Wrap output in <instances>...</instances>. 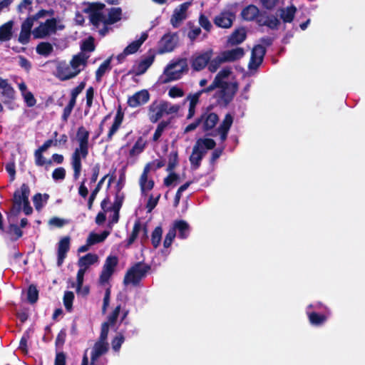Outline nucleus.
<instances>
[{"instance_id": "e2e57ef3", "label": "nucleus", "mask_w": 365, "mask_h": 365, "mask_svg": "<svg viewBox=\"0 0 365 365\" xmlns=\"http://www.w3.org/2000/svg\"><path fill=\"white\" fill-rule=\"evenodd\" d=\"M109 323L103 322L101 324V334L98 341L107 342L108 334L109 331Z\"/></svg>"}, {"instance_id": "39448f33", "label": "nucleus", "mask_w": 365, "mask_h": 365, "mask_svg": "<svg viewBox=\"0 0 365 365\" xmlns=\"http://www.w3.org/2000/svg\"><path fill=\"white\" fill-rule=\"evenodd\" d=\"M214 54L212 48L207 49L204 51L197 52L192 55L190 58V63L192 69L194 71H201L207 67L210 58H212Z\"/></svg>"}, {"instance_id": "5fc2aeb1", "label": "nucleus", "mask_w": 365, "mask_h": 365, "mask_svg": "<svg viewBox=\"0 0 365 365\" xmlns=\"http://www.w3.org/2000/svg\"><path fill=\"white\" fill-rule=\"evenodd\" d=\"M124 200V194L120 192V188L115 194L114 202L112 206L113 210H116V212H119Z\"/></svg>"}, {"instance_id": "5701e85b", "label": "nucleus", "mask_w": 365, "mask_h": 365, "mask_svg": "<svg viewBox=\"0 0 365 365\" xmlns=\"http://www.w3.org/2000/svg\"><path fill=\"white\" fill-rule=\"evenodd\" d=\"M173 229L175 231H178V237L185 240L188 237L190 232V225L183 220H175L173 224Z\"/></svg>"}, {"instance_id": "ea45409f", "label": "nucleus", "mask_w": 365, "mask_h": 365, "mask_svg": "<svg viewBox=\"0 0 365 365\" xmlns=\"http://www.w3.org/2000/svg\"><path fill=\"white\" fill-rule=\"evenodd\" d=\"M112 56L106 59L98 68L96 71V80L99 82L101 81L102 77L106 73L108 70L111 69L110 62H111Z\"/></svg>"}, {"instance_id": "bf43d9fd", "label": "nucleus", "mask_w": 365, "mask_h": 365, "mask_svg": "<svg viewBox=\"0 0 365 365\" xmlns=\"http://www.w3.org/2000/svg\"><path fill=\"white\" fill-rule=\"evenodd\" d=\"M89 16L91 24L96 28L99 26L101 22H103L104 24V21L106 20L103 13L93 14L91 15H89Z\"/></svg>"}, {"instance_id": "79ce46f5", "label": "nucleus", "mask_w": 365, "mask_h": 365, "mask_svg": "<svg viewBox=\"0 0 365 365\" xmlns=\"http://www.w3.org/2000/svg\"><path fill=\"white\" fill-rule=\"evenodd\" d=\"M36 51L38 54L47 57L53 51V47L49 42H40Z\"/></svg>"}, {"instance_id": "7c9ffc66", "label": "nucleus", "mask_w": 365, "mask_h": 365, "mask_svg": "<svg viewBox=\"0 0 365 365\" xmlns=\"http://www.w3.org/2000/svg\"><path fill=\"white\" fill-rule=\"evenodd\" d=\"M13 21H9L0 26V42L9 41L13 36Z\"/></svg>"}, {"instance_id": "ddd939ff", "label": "nucleus", "mask_w": 365, "mask_h": 365, "mask_svg": "<svg viewBox=\"0 0 365 365\" xmlns=\"http://www.w3.org/2000/svg\"><path fill=\"white\" fill-rule=\"evenodd\" d=\"M154 58L155 57L153 55H150L139 61H136L132 68L128 71L126 75L128 76L134 74L135 76H140L145 73L148 68L153 64Z\"/></svg>"}, {"instance_id": "7ed1b4c3", "label": "nucleus", "mask_w": 365, "mask_h": 365, "mask_svg": "<svg viewBox=\"0 0 365 365\" xmlns=\"http://www.w3.org/2000/svg\"><path fill=\"white\" fill-rule=\"evenodd\" d=\"M150 269L149 265L141 262L135 263L126 272L123 279V284L125 285L130 284L138 285Z\"/></svg>"}, {"instance_id": "1a4fd4ad", "label": "nucleus", "mask_w": 365, "mask_h": 365, "mask_svg": "<svg viewBox=\"0 0 365 365\" xmlns=\"http://www.w3.org/2000/svg\"><path fill=\"white\" fill-rule=\"evenodd\" d=\"M238 91V83L230 82L225 86L219 92V96L225 107L227 106L233 100Z\"/></svg>"}, {"instance_id": "72a5a7b5", "label": "nucleus", "mask_w": 365, "mask_h": 365, "mask_svg": "<svg viewBox=\"0 0 365 365\" xmlns=\"http://www.w3.org/2000/svg\"><path fill=\"white\" fill-rule=\"evenodd\" d=\"M297 12V8L294 5H291L285 9H280V18L284 23H292L294 19Z\"/></svg>"}, {"instance_id": "2eb2a0df", "label": "nucleus", "mask_w": 365, "mask_h": 365, "mask_svg": "<svg viewBox=\"0 0 365 365\" xmlns=\"http://www.w3.org/2000/svg\"><path fill=\"white\" fill-rule=\"evenodd\" d=\"M71 237L65 236L62 237L58 243L57 247V265L61 267L67 256L70 250Z\"/></svg>"}, {"instance_id": "423d86ee", "label": "nucleus", "mask_w": 365, "mask_h": 365, "mask_svg": "<svg viewBox=\"0 0 365 365\" xmlns=\"http://www.w3.org/2000/svg\"><path fill=\"white\" fill-rule=\"evenodd\" d=\"M118 264V257L115 255H109L106 257L98 279V283L101 285H104L108 283Z\"/></svg>"}, {"instance_id": "f8f14e48", "label": "nucleus", "mask_w": 365, "mask_h": 365, "mask_svg": "<svg viewBox=\"0 0 365 365\" xmlns=\"http://www.w3.org/2000/svg\"><path fill=\"white\" fill-rule=\"evenodd\" d=\"M79 74V71H75L73 67L65 62H61L56 66V76L62 81L75 78Z\"/></svg>"}, {"instance_id": "9b49d317", "label": "nucleus", "mask_w": 365, "mask_h": 365, "mask_svg": "<svg viewBox=\"0 0 365 365\" xmlns=\"http://www.w3.org/2000/svg\"><path fill=\"white\" fill-rule=\"evenodd\" d=\"M266 14L265 11H260L259 8L254 4H249L242 9L240 13V16L242 20L245 21H256L257 19L264 16Z\"/></svg>"}, {"instance_id": "c03bdc74", "label": "nucleus", "mask_w": 365, "mask_h": 365, "mask_svg": "<svg viewBox=\"0 0 365 365\" xmlns=\"http://www.w3.org/2000/svg\"><path fill=\"white\" fill-rule=\"evenodd\" d=\"M43 151L41 148H38L34 152L35 164L37 166L51 165L52 164L51 160H46L43 155Z\"/></svg>"}, {"instance_id": "3c124183", "label": "nucleus", "mask_w": 365, "mask_h": 365, "mask_svg": "<svg viewBox=\"0 0 365 365\" xmlns=\"http://www.w3.org/2000/svg\"><path fill=\"white\" fill-rule=\"evenodd\" d=\"M179 109L180 106L178 105H170L168 102L161 101V115L163 113L167 114L176 113Z\"/></svg>"}, {"instance_id": "864d4df0", "label": "nucleus", "mask_w": 365, "mask_h": 365, "mask_svg": "<svg viewBox=\"0 0 365 365\" xmlns=\"http://www.w3.org/2000/svg\"><path fill=\"white\" fill-rule=\"evenodd\" d=\"M233 123V117L230 113H227L217 130L229 131Z\"/></svg>"}, {"instance_id": "8fccbe9b", "label": "nucleus", "mask_w": 365, "mask_h": 365, "mask_svg": "<svg viewBox=\"0 0 365 365\" xmlns=\"http://www.w3.org/2000/svg\"><path fill=\"white\" fill-rule=\"evenodd\" d=\"M74 294L71 291H66L63 295V304L68 312H71L73 309V302L74 300Z\"/></svg>"}, {"instance_id": "dca6fc26", "label": "nucleus", "mask_w": 365, "mask_h": 365, "mask_svg": "<svg viewBox=\"0 0 365 365\" xmlns=\"http://www.w3.org/2000/svg\"><path fill=\"white\" fill-rule=\"evenodd\" d=\"M235 15L230 11H223L216 16L214 19L215 24L220 28L229 29L232 26Z\"/></svg>"}, {"instance_id": "6ab92c4d", "label": "nucleus", "mask_w": 365, "mask_h": 365, "mask_svg": "<svg viewBox=\"0 0 365 365\" xmlns=\"http://www.w3.org/2000/svg\"><path fill=\"white\" fill-rule=\"evenodd\" d=\"M150 95L148 91L142 90L134 93L128 99V104L130 107L136 108L146 103L149 101Z\"/></svg>"}, {"instance_id": "20e7f679", "label": "nucleus", "mask_w": 365, "mask_h": 365, "mask_svg": "<svg viewBox=\"0 0 365 365\" xmlns=\"http://www.w3.org/2000/svg\"><path fill=\"white\" fill-rule=\"evenodd\" d=\"M187 71V63L186 58H178L172 61L164 69V74L167 79L164 81L178 80L181 78L183 72Z\"/></svg>"}, {"instance_id": "4c0bfd02", "label": "nucleus", "mask_w": 365, "mask_h": 365, "mask_svg": "<svg viewBox=\"0 0 365 365\" xmlns=\"http://www.w3.org/2000/svg\"><path fill=\"white\" fill-rule=\"evenodd\" d=\"M147 141L143 138V137H139L132 148L130 150L129 155L130 157H134L140 154L144 150Z\"/></svg>"}, {"instance_id": "473e14b6", "label": "nucleus", "mask_w": 365, "mask_h": 365, "mask_svg": "<svg viewBox=\"0 0 365 365\" xmlns=\"http://www.w3.org/2000/svg\"><path fill=\"white\" fill-rule=\"evenodd\" d=\"M148 34L146 32L142 33L139 39L133 41L129 45H128L124 51L128 54H133L138 51L141 45L144 43V41L148 38Z\"/></svg>"}, {"instance_id": "0e129e2a", "label": "nucleus", "mask_w": 365, "mask_h": 365, "mask_svg": "<svg viewBox=\"0 0 365 365\" xmlns=\"http://www.w3.org/2000/svg\"><path fill=\"white\" fill-rule=\"evenodd\" d=\"M121 309V305L118 304L112 312V313L108 317V322L109 325H113L115 324L118 317L120 314V311Z\"/></svg>"}, {"instance_id": "aec40b11", "label": "nucleus", "mask_w": 365, "mask_h": 365, "mask_svg": "<svg viewBox=\"0 0 365 365\" xmlns=\"http://www.w3.org/2000/svg\"><path fill=\"white\" fill-rule=\"evenodd\" d=\"M109 349L108 343L97 341L93 347L91 355V365H96V361L102 355L105 354Z\"/></svg>"}, {"instance_id": "09e8293b", "label": "nucleus", "mask_w": 365, "mask_h": 365, "mask_svg": "<svg viewBox=\"0 0 365 365\" xmlns=\"http://www.w3.org/2000/svg\"><path fill=\"white\" fill-rule=\"evenodd\" d=\"M187 26L190 29L187 33V37L191 41H193L201 34V29L200 27L195 26L192 21H188L187 23Z\"/></svg>"}, {"instance_id": "f257e3e1", "label": "nucleus", "mask_w": 365, "mask_h": 365, "mask_svg": "<svg viewBox=\"0 0 365 365\" xmlns=\"http://www.w3.org/2000/svg\"><path fill=\"white\" fill-rule=\"evenodd\" d=\"M215 145L216 143L212 138H199L193 146L192 154L189 158L192 169H198L200 166L201 160L206 153L205 149H214Z\"/></svg>"}, {"instance_id": "0eeeda50", "label": "nucleus", "mask_w": 365, "mask_h": 365, "mask_svg": "<svg viewBox=\"0 0 365 365\" xmlns=\"http://www.w3.org/2000/svg\"><path fill=\"white\" fill-rule=\"evenodd\" d=\"M56 31V20L54 18L47 19L45 23H41L35 28L33 31L34 38H43Z\"/></svg>"}, {"instance_id": "6e6d98bb", "label": "nucleus", "mask_w": 365, "mask_h": 365, "mask_svg": "<svg viewBox=\"0 0 365 365\" xmlns=\"http://www.w3.org/2000/svg\"><path fill=\"white\" fill-rule=\"evenodd\" d=\"M125 338L122 334H118L117 336H115L112 341V348L114 351H118L121 347L122 344L124 342Z\"/></svg>"}, {"instance_id": "338daca9", "label": "nucleus", "mask_w": 365, "mask_h": 365, "mask_svg": "<svg viewBox=\"0 0 365 365\" xmlns=\"http://www.w3.org/2000/svg\"><path fill=\"white\" fill-rule=\"evenodd\" d=\"M66 329H62L60 330V331L58 332V334L56 336V341H55L56 346V347H62L66 341Z\"/></svg>"}, {"instance_id": "052dcab7", "label": "nucleus", "mask_w": 365, "mask_h": 365, "mask_svg": "<svg viewBox=\"0 0 365 365\" xmlns=\"http://www.w3.org/2000/svg\"><path fill=\"white\" fill-rule=\"evenodd\" d=\"M160 200V194L158 195L155 197L153 196V195H150L148 197L147 204H146V209L148 212H150L158 205V202Z\"/></svg>"}, {"instance_id": "a18cd8bd", "label": "nucleus", "mask_w": 365, "mask_h": 365, "mask_svg": "<svg viewBox=\"0 0 365 365\" xmlns=\"http://www.w3.org/2000/svg\"><path fill=\"white\" fill-rule=\"evenodd\" d=\"M141 229V222L139 220H136L134 223L133 230L131 232V234L130 235L129 237L127 239L126 241V247H130L137 239L139 232Z\"/></svg>"}, {"instance_id": "4d7b16f0", "label": "nucleus", "mask_w": 365, "mask_h": 365, "mask_svg": "<svg viewBox=\"0 0 365 365\" xmlns=\"http://www.w3.org/2000/svg\"><path fill=\"white\" fill-rule=\"evenodd\" d=\"M199 24L207 32H210L212 28L211 22L203 14H201L199 16Z\"/></svg>"}, {"instance_id": "de8ad7c7", "label": "nucleus", "mask_w": 365, "mask_h": 365, "mask_svg": "<svg viewBox=\"0 0 365 365\" xmlns=\"http://www.w3.org/2000/svg\"><path fill=\"white\" fill-rule=\"evenodd\" d=\"M223 63H225L223 56L222 54L220 56H217L214 58H210V61L207 65L208 71L211 73H215L217 71L220 65Z\"/></svg>"}, {"instance_id": "13d9d810", "label": "nucleus", "mask_w": 365, "mask_h": 365, "mask_svg": "<svg viewBox=\"0 0 365 365\" xmlns=\"http://www.w3.org/2000/svg\"><path fill=\"white\" fill-rule=\"evenodd\" d=\"M176 237V233L175 231V229L173 227L170 228L167 233L164 242H163V246L165 248H168L173 243L174 239Z\"/></svg>"}, {"instance_id": "b1692460", "label": "nucleus", "mask_w": 365, "mask_h": 365, "mask_svg": "<svg viewBox=\"0 0 365 365\" xmlns=\"http://www.w3.org/2000/svg\"><path fill=\"white\" fill-rule=\"evenodd\" d=\"M200 117H203V130L207 132L212 130L219 120V117L215 113H204Z\"/></svg>"}, {"instance_id": "c85d7f7f", "label": "nucleus", "mask_w": 365, "mask_h": 365, "mask_svg": "<svg viewBox=\"0 0 365 365\" xmlns=\"http://www.w3.org/2000/svg\"><path fill=\"white\" fill-rule=\"evenodd\" d=\"M264 17L265 15L257 19V24L259 26H265L272 30H276L278 29V26L280 24V21L277 19V16L274 15H267L266 16V19L264 20Z\"/></svg>"}, {"instance_id": "a19ab883", "label": "nucleus", "mask_w": 365, "mask_h": 365, "mask_svg": "<svg viewBox=\"0 0 365 365\" xmlns=\"http://www.w3.org/2000/svg\"><path fill=\"white\" fill-rule=\"evenodd\" d=\"M109 176V174L104 175L97 183L96 187L92 190L88 200V208L91 210L93 206V203L96 197L97 194L101 190L103 184L106 179Z\"/></svg>"}, {"instance_id": "2f4dec72", "label": "nucleus", "mask_w": 365, "mask_h": 365, "mask_svg": "<svg viewBox=\"0 0 365 365\" xmlns=\"http://www.w3.org/2000/svg\"><path fill=\"white\" fill-rule=\"evenodd\" d=\"M309 323L314 327L323 325L327 320L328 317L324 314H319L316 312H307Z\"/></svg>"}, {"instance_id": "412c9836", "label": "nucleus", "mask_w": 365, "mask_h": 365, "mask_svg": "<svg viewBox=\"0 0 365 365\" xmlns=\"http://www.w3.org/2000/svg\"><path fill=\"white\" fill-rule=\"evenodd\" d=\"M177 39L176 34H164L161 37V53L173 51L176 46Z\"/></svg>"}, {"instance_id": "58836bf2", "label": "nucleus", "mask_w": 365, "mask_h": 365, "mask_svg": "<svg viewBox=\"0 0 365 365\" xmlns=\"http://www.w3.org/2000/svg\"><path fill=\"white\" fill-rule=\"evenodd\" d=\"M5 232L11 237V240L13 241L18 240L24 234L19 225L14 223H10Z\"/></svg>"}, {"instance_id": "4be33fe9", "label": "nucleus", "mask_w": 365, "mask_h": 365, "mask_svg": "<svg viewBox=\"0 0 365 365\" xmlns=\"http://www.w3.org/2000/svg\"><path fill=\"white\" fill-rule=\"evenodd\" d=\"M150 170V163H148L143 169V173L139 180V184L142 192H145L146 190H150L154 186V182L152 180H148V175Z\"/></svg>"}, {"instance_id": "4468645a", "label": "nucleus", "mask_w": 365, "mask_h": 365, "mask_svg": "<svg viewBox=\"0 0 365 365\" xmlns=\"http://www.w3.org/2000/svg\"><path fill=\"white\" fill-rule=\"evenodd\" d=\"M190 5V2H185L174 10L170 19V23L173 27L178 28L182 21L187 18L186 12Z\"/></svg>"}, {"instance_id": "49530a36", "label": "nucleus", "mask_w": 365, "mask_h": 365, "mask_svg": "<svg viewBox=\"0 0 365 365\" xmlns=\"http://www.w3.org/2000/svg\"><path fill=\"white\" fill-rule=\"evenodd\" d=\"M39 292L36 286L31 284L27 289V300L31 304H35L38 299Z\"/></svg>"}, {"instance_id": "69168bd1", "label": "nucleus", "mask_w": 365, "mask_h": 365, "mask_svg": "<svg viewBox=\"0 0 365 365\" xmlns=\"http://www.w3.org/2000/svg\"><path fill=\"white\" fill-rule=\"evenodd\" d=\"M54 180H62L66 178V170L63 167L56 168L52 173Z\"/></svg>"}, {"instance_id": "f03ea898", "label": "nucleus", "mask_w": 365, "mask_h": 365, "mask_svg": "<svg viewBox=\"0 0 365 365\" xmlns=\"http://www.w3.org/2000/svg\"><path fill=\"white\" fill-rule=\"evenodd\" d=\"M30 192V187L26 183H23L20 188L14 191L11 199L12 205L9 211L6 212L8 220L11 217H16L20 214L22 205L25 203L26 200H29Z\"/></svg>"}, {"instance_id": "cd10ccee", "label": "nucleus", "mask_w": 365, "mask_h": 365, "mask_svg": "<svg viewBox=\"0 0 365 365\" xmlns=\"http://www.w3.org/2000/svg\"><path fill=\"white\" fill-rule=\"evenodd\" d=\"M247 37V33L244 27L235 29L228 38V43L231 46L238 45L242 43Z\"/></svg>"}, {"instance_id": "bb28decb", "label": "nucleus", "mask_w": 365, "mask_h": 365, "mask_svg": "<svg viewBox=\"0 0 365 365\" xmlns=\"http://www.w3.org/2000/svg\"><path fill=\"white\" fill-rule=\"evenodd\" d=\"M98 256L94 253H88L81 257L78 261V266L79 268L87 271L88 267L95 263L98 262Z\"/></svg>"}, {"instance_id": "a878e982", "label": "nucleus", "mask_w": 365, "mask_h": 365, "mask_svg": "<svg viewBox=\"0 0 365 365\" xmlns=\"http://www.w3.org/2000/svg\"><path fill=\"white\" fill-rule=\"evenodd\" d=\"M88 58V55L83 52H79L72 57L70 64L75 71H79L80 73L82 71V68H80V66H82L83 67H85L87 65Z\"/></svg>"}, {"instance_id": "6e6552de", "label": "nucleus", "mask_w": 365, "mask_h": 365, "mask_svg": "<svg viewBox=\"0 0 365 365\" xmlns=\"http://www.w3.org/2000/svg\"><path fill=\"white\" fill-rule=\"evenodd\" d=\"M266 53V48L261 44L255 45L251 52V57L248 64L250 70H256L262 64Z\"/></svg>"}, {"instance_id": "f3484780", "label": "nucleus", "mask_w": 365, "mask_h": 365, "mask_svg": "<svg viewBox=\"0 0 365 365\" xmlns=\"http://www.w3.org/2000/svg\"><path fill=\"white\" fill-rule=\"evenodd\" d=\"M89 131L83 125L80 126L76 132V140L78 143V147L76 149L80 151L89 152Z\"/></svg>"}, {"instance_id": "603ef678", "label": "nucleus", "mask_w": 365, "mask_h": 365, "mask_svg": "<svg viewBox=\"0 0 365 365\" xmlns=\"http://www.w3.org/2000/svg\"><path fill=\"white\" fill-rule=\"evenodd\" d=\"M81 52H92L95 50L94 38L92 36H89L85 41H83L81 45Z\"/></svg>"}, {"instance_id": "393cba45", "label": "nucleus", "mask_w": 365, "mask_h": 365, "mask_svg": "<svg viewBox=\"0 0 365 365\" xmlns=\"http://www.w3.org/2000/svg\"><path fill=\"white\" fill-rule=\"evenodd\" d=\"M225 62H233L240 59L245 55V51L241 47L227 50L221 53Z\"/></svg>"}, {"instance_id": "774afa93", "label": "nucleus", "mask_w": 365, "mask_h": 365, "mask_svg": "<svg viewBox=\"0 0 365 365\" xmlns=\"http://www.w3.org/2000/svg\"><path fill=\"white\" fill-rule=\"evenodd\" d=\"M22 96L28 107H33L36 105V100L34 98V94L31 91H28L27 93H24Z\"/></svg>"}, {"instance_id": "a211bd4d", "label": "nucleus", "mask_w": 365, "mask_h": 365, "mask_svg": "<svg viewBox=\"0 0 365 365\" xmlns=\"http://www.w3.org/2000/svg\"><path fill=\"white\" fill-rule=\"evenodd\" d=\"M124 118V113L122 110L120 106H118L115 116L114 118L113 123L110 128L105 141L110 142L113 139V136L116 133L118 130L120 128Z\"/></svg>"}, {"instance_id": "c9c22d12", "label": "nucleus", "mask_w": 365, "mask_h": 365, "mask_svg": "<svg viewBox=\"0 0 365 365\" xmlns=\"http://www.w3.org/2000/svg\"><path fill=\"white\" fill-rule=\"evenodd\" d=\"M109 235L110 232L107 230L103 231L101 234L91 232L86 240V242H88V245H93L102 242L108 237Z\"/></svg>"}, {"instance_id": "680f3d73", "label": "nucleus", "mask_w": 365, "mask_h": 365, "mask_svg": "<svg viewBox=\"0 0 365 365\" xmlns=\"http://www.w3.org/2000/svg\"><path fill=\"white\" fill-rule=\"evenodd\" d=\"M178 162V153L177 152L170 153L167 170L170 171V172L173 171L174 170V168H175V166L177 165Z\"/></svg>"}, {"instance_id": "e433bc0d", "label": "nucleus", "mask_w": 365, "mask_h": 365, "mask_svg": "<svg viewBox=\"0 0 365 365\" xmlns=\"http://www.w3.org/2000/svg\"><path fill=\"white\" fill-rule=\"evenodd\" d=\"M122 15V10L120 7L112 8L108 13V18L104 21V24L110 25L113 24L120 20Z\"/></svg>"}, {"instance_id": "37998d69", "label": "nucleus", "mask_w": 365, "mask_h": 365, "mask_svg": "<svg viewBox=\"0 0 365 365\" xmlns=\"http://www.w3.org/2000/svg\"><path fill=\"white\" fill-rule=\"evenodd\" d=\"M105 8V4L101 2L88 3V6L83 9V11L91 15L93 14L102 13L101 11Z\"/></svg>"}, {"instance_id": "f704fd0d", "label": "nucleus", "mask_w": 365, "mask_h": 365, "mask_svg": "<svg viewBox=\"0 0 365 365\" xmlns=\"http://www.w3.org/2000/svg\"><path fill=\"white\" fill-rule=\"evenodd\" d=\"M0 89H2L1 95L8 100L14 98L15 91L6 79L0 78Z\"/></svg>"}, {"instance_id": "9d476101", "label": "nucleus", "mask_w": 365, "mask_h": 365, "mask_svg": "<svg viewBox=\"0 0 365 365\" xmlns=\"http://www.w3.org/2000/svg\"><path fill=\"white\" fill-rule=\"evenodd\" d=\"M88 155V151H80L78 149H75L72 153L71 160L75 180H78L81 175L82 169L81 159H86Z\"/></svg>"}, {"instance_id": "c756f323", "label": "nucleus", "mask_w": 365, "mask_h": 365, "mask_svg": "<svg viewBox=\"0 0 365 365\" xmlns=\"http://www.w3.org/2000/svg\"><path fill=\"white\" fill-rule=\"evenodd\" d=\"M149 120L155 123L160 120V101L158 100L154 101L148 108L147 113Z\"/></svg>"}]
</instances>
